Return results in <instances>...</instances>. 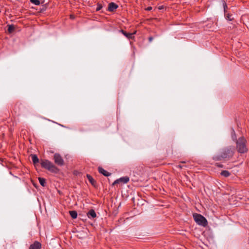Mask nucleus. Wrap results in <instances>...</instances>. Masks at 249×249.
<instances>
[{
	"label": "nucleus",
	"mask_w": 249,
	"mask_h": 249,
	"mask_svg": "<svg viewBox=\"0 0 249 249\" xmlns=\"http://www.w3.org/2000/svg\"><path fill=\"white\" fill-rule=\"evenodd\" d=\"M234 147L229 146L222 149L220 154L213 157V160L215 161L221 160L231 157L234 152Z\"/></svg>",
	"instance_id": "nucleus-1"
},
{
	"label": "nucleus",
	"mask_w": 249,
	"mask_h": 249,
	"mask_svg": "<svg viewBox=\"0 0 249 249\" xmlns=\"http://www.w3.org/2000/svg\"><path fill=\"white\" fill-rule=\"evenodd\" d=\"M236 148L240 153H245L248 151L247 140L244 137H240L236 142Z\"/></svg>",
	"instance_id": "nucleus-2"
},
{
	"label": "nucleus",
	"mask_w": 249,
	"mask_h": 249,
	"mask_svg": "<svg viewBox=\"0 0 249 249\" xmlns=\"http://www.w3.org/2000/svg\"><path fill=\"white\" fill-rule=\"evenodd\" d=\"M40 164L42 168L52 173H57L59 172V169L49 160H41Z\"/></svg>",
	"instance_id": "nucleus-3"
},
{
	"label": "nucleus",
	"mask_w": 249,
	"mask_h": 249,
	"mask_svg": "<svg viewBox=\"0 0 249 249\" xmlns=\"http://www.w3.org/2000/svg\"><path fill=\"white\" fill-rule=\"evenodd\" d=\"M195 222L198 225L205 227L207 224V219L202 215L195 213L193 215Z\"/></svg>",
	"instance_id": "nucleus-4"
},
{
	"label": "nucleus",
	"mask_w": 249,
	"mask_h": 249,
	"mask_svg": "<svg viewBox=\"0 0 249 249\" xmlns=\"http://www.w3.org/2000/svg\"><path fill=\"white\" fill-rule=\"evenodd\" d=\"M53 160L55 163L58 166H62L64 165V160L59 154L55 153L53 156Z\"/></svg>",
	"instance_id": "nucleus-5"
},
{
	"label": "nucleus",
	"mask_w": 249,
	"mask_h": 249,
	"mask_svg": "<svg viewBox=\"0 0 249 249\" xmlns=\"http://www.w3.org/2000/svg\"><path fill=\"white\" fill-rule=\"evenodd\" d=\"M129 180V178L128 177H122L118 179H116L113 183L112 185H115L116 184L122 182L124 184L127 183Z\"/></svg>",
	"instance_id": "nucleus-6"
},
{
	"label": "nucleus",
	"mask_w": 249,
	"mask_h": 249,
	"mask_svg": "<svg viewBox=\"0 0 249 249\" xmlns=\"http://www.w3.org/2000/svg\"><path fill=\"white\" fill-rule=\"evenodd\" d=\"M41 247V244L37 241H35L33 244L30 246L29 249H40Z\"/></svg>",
	"instance_id": "nucleus-7"
},
{
	"label": "nucleus",
	"mask_w": 249,
	"mask_h": 249,
	"mask_svg": "<svg viewBox=\"0 0 249 249\" xmlns=\"http://www.w3.org/2000/svg\"><path fill=\"white\" fill-rule=\"evenodd\" d=\"M120 32L128 39H132L134 37V34L136 33V32L132 33H126L123 30H120Z\"/></svg>",
	"instance_id": "nucleus-8"
},
{
	"label": "nucleus",
	"mask_w": 249,
	"mask_h": 249,
	"mask_svg": "<svg viewBox=\"0 0 249 249\" xmlns=\"http://www.w3.org/2000/svg\"><path fill=\"white\" fill-rule=\"evenodd\" d=\"M118 7L117 4L114 2H111L108 4V10L110 12H113Z\"/></svg>",
	"instance_id": "nucleus-9"
},
{
	"label": "nucleus",
	"mask_w": 249,
	"mask_h": 249,
	"mask_svg": "<svg viewBox=\"0 0 249 249\" xmlns=\"http://www.w3.org/2000/svg\"><path fill=\"white\" fill-rule=\"evenodd\" d=\"M98 170L100 174L103 175L105 177H108L111 175V173L108 172L107 171L105 170L102 167H99Z\"/></svg>",
	"instance_id": "nucleus-10"
},
{
	"label": "nucleus",
	"mask_w": 249,
	"mask_h": 249,
	"mask_svg": "<svg viewBox=\"0 0 249 249\" xmlns=\"http://www.w3.org/2000/svg\"><path fill=\"white\" fill-rule=\"evenodd\" d=\"M89 218H94L96 217V213L93 209H91L87 214Z\"/></svg>",
	"instance_id": "nucleus-11"
},
{
	"label": "nucleus",
	"mask_w": 249,
	"mask_h": 249,
	"mask_svg": "<svg viewBox=\"0 0 249 249\" xmlns=\"http://www.w3.org/2000/svg\"><path fill=\"white\" fill-rule=\"evenodd\" d=\"M31 157H32V161L34 164H36V163H37L39 162V159L36 155H35V154L31 155Z\"/></svg>",
	"instance_id": "nucleus-12"
},
{
	"label": "nucleus",
	"mask_w": 249,
	"mask_h": 249,
	"mask_svg": "<svg viewBox=\"0 0 249 249\" xmlns=\"http://www.w3.org/2000/svg\"><path fill=\"white\" fill-rule=\"evenodd\" d=\"M87 178L92 185H94L95 184L96 182L95 180L93 179V178L90 175L87 174Z\"/></svg>",
	"instance_id": "nucleus-13"
},
{
	"label": "nucleus",
	"mask_w": 249,
	"mask_h": 249,
	"mask_svg": "<svg viewBox=\"0 0 249 249\" xmlns=\"http://www.w3.org/2000/svg\"><path fill=\"white\" fill-rule=\"evenodd\" d=\"M71 216L73 219H75L77 217V213L75 211H71L69 212Z\"/></svg>",
	"instance_id": "nucleus-14"
},
{
	"label": "nucleus",
	"mask_w": 249,
	"mask_h": 249,
	"mask_svg": "<svg viewBox=\"0 0 249 249\" xmlns=\"http://www.w3.org/2000/svg\"><path fill=\"white\" fill-rule=\"evenodd\" d=\"M39 182L40 184V185L43 187L45 186L46 185V180L44 178H38Z\"/></svg>",
	"instance_id": "nucleus-15"
},
{
	"label": "nucleus",
	"mask_w": 249,
	"mask_h": 249,
	"mask_svg": "<svg viewBox=\"0 0 249 249\" xmlns=\"http://www.w3.org/2000/svg\"><path fill=\"white\" fill-rule=\"evenodd\" d=\"M221 175L225 177H228L231 174L228 171L223 170L221 172Z\"/></svg>",
	"instance_id": "nucleus-16"
},
{
	"label": "nucleus",
	"mask_w": 249,
	"mask_h": 249,
	"mask_svg": "<svg viewBox=\"0 0 249 249\" xmlns=\"http://www.w3.org/2000/svg\"><path fill=\"white\" fill-rule=\"evenodd\" d=\"M15 30V27L13 25H8V32L9 33H12Z\"/></svg>",
	"instance_id": "nucleus-17"
},
{
	"label": "nucleus",
	"mask_w": 249,
	"mask_h": 249,
	"mask_svg": "<svg viewBox=\"0 0 249 249\" xmlns=\"http://www.w3.org/2000/svg\"><path fill=\"white\" fill-rule=\"evenodd\" d=\"M30 1L36 5H39L40 4V2L39 0H30Z\"/></svg>",
	"instance_id": "nucleus-18"
},
{
	"label": "nucleus",
	"mask_w": 249,
	"mask_h": 249,
	"mask_svg": "<svg viewBox=\"0 0 249 249\" xmlns=\"http://www.w3.org/2000/svg\"><path fill=\"white\" fill-rule=\"evenodd\" d=\"M231 138L233 141L237 140L236 134H235V131L233 129L232 130Z\"/></svg>",
	"instance_id": "nucleus-19"
},
{
	"label": "nucleus",
	"mask_w": 249,
	"mask_h": 249,
	"mask_svg": "<svg viewBox=\"0 0 249 249\" xmlns=\"http://www.w3.org/2000/svg\"><path fill=\"white\" fill-rule=\"evenodd\" d=\"M226 19L229 21H231L233 20V18L231 15L228 14L226 15Z\"/></svg>",
	"instance_id": "nucleus-20"
},
{
	"label": "nucleus",
	"mask_w": 249,
	"mask_h": 249,
	"mask_svg": "<svg viewBox=\"0 0 249 249\" xmlns=\"http://www.w3.org/2000/svg\"><path fill=\"white\" fill-rule=\"evenodd\" d=\"M102 5L100 3H98L97 5L96 9V11H99V10H100L102 9Z\"/></svg>",
	"instance_id": "nucleus-21"
},
{
	"label": "nucleus",
	"mask_w": 249,
	"mask_h": 249,
	"mask_svg": "<svg viewBox=\"0 0 249 249\" xmlns=\"http://www.w3.org/2000/svg\"><path fill=\"white\" fill-rule=\"evenodd\" d=\"M152 7L151 6H149V7H148L147 8H145V9L147 11H150L151 10H152Z\"/></svg>",
	"instance_id": "nucleus-22"
},
{
	"label": "nucleus",
	"mask_w": 249,
	"mask_h": 249,
	"mask_svg": "<svg viewBox=\"0 0 249 249\" xmlns=\"http://www.w3.org/2000/svg\"><path fill=\"white\" fill-rule=\"evenodd\" d=\"M223 6H224V10H225L226 8L227 7V4H226V3H225V1H223Z\"/></svg>",
	"instance_id": "nucleus-23"
},
{
	"label": "nucleus",
	"mask_w": 249,
	"mask_h": 249,
	"mask_svg": "<svg viewBox=\"0 0 249 249\" xmlns=\"http://www.w3.org/2000/svg\"><path fill=\"white\" fill-rule=\"evenodd\" d=\"M163 8H164V7H163V6H162V5H161V6H159V7H158V9H159V10H162V9H163Z\"/></svg>",
	"instance_id": "nucleus-24"
},
{
	"label": "nucleus",
	"mask_w": 249,
	"mask_h": 249,
	"mask_svg": "<svg viewBox=\"0 0 249 249\" xmlns=\"http://www.w3.org/2000/svg\"><path fill=\"white\" fill-rule=\"evenodd\" d=\"M153 37L152 36H150L149 38H148V39H149V42H151L152 40H153Z\"/></svg>",
	"instance_id": "nucleus-25"
},
{
	"label": "nucleus",
	"mask_w": 249,
	"mask_h": 249,
	"mask_svg": "<svg viewBox=\"0 0 249 249\" xmlns=\"http://www.w3.org/2000/svg\"><path fill=\"white\" fill-rule=\"evenodd\" d=\"M178 167L179 168H182L183 166H182V165H179L178 166Z\"/></svg>",
	"instance_id": "nucleus-26"
},
{
	"label": "nucleus",
	"mask_w": 249,
	"mask_h": 249,
	"mask_svg": "<svg viewBox=\"0 0 249 249\" xmlns=\"http://www.w3.org/2000/svg\"><path fill=\"white\" fill-rule=\"evenodd\" d=\"M71 18H72V19L74 18V17H73V16L71 15Z\"/></svg>",
	"instance_id": "nucleus-27"
},
{
	"label": "nucleus",
	"mask_w": 249,
	"mask_h": 249,
	"mask_svg": "<svg viewBox=\"0 0 249 249\" xmlns=\"http://www.w3.org/2000/svg\"><path fill=\"white\" fill-rule=\"evenodd\" d=\"M182 163H185V162L184 161H183L181 162Z\"/></svg>",
	"instance_id": "nucleus-28"
},
{
	"label": "nucleus",
	"mask_w": 249,
	"mask_h": 249,
	"mask_svg": "<svg viewBox=\"0 0 249 249\" xmlns=\"http://www.w3.org/2000/svg\"><path fill=\"white\" fill-rule=\"evenodd\" d=\"M218 166L219 167H221V165H218Z\"/></svg>",
	"instance_id": "nucleus-29"
}]
</instances>
